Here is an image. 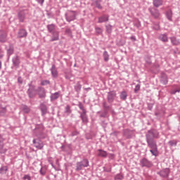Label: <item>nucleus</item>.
I'll return each instance as SVG.
<instances>
[{"instance_id": "nucleus-1", "label": "nucleus", "mask_w": 180, "mask_h": 180, "mask_svg": "<svg viewBox=\"0 0 180 180\" xmlns=\"http://www.w3.org/2000/svg\"><path fill=\"white\" fill-rule=\"evenodd\" d=\"M155 137H157V136H155L154 132H153L152 131H149L148 134L146 135L148 145L151 148L150 151L151 154H153V155L157 157V155H158L157 143L153 140V139H155Z\"/></svg>"}, {"instance_id": "nucleus-2", "label": "nucleus", "mask_w": 180, "mask_h": 180, "mask_svg": "<svg viewBox=\"0 0 180 180\" xmlns=\"http://www.w3.org/2000/svg\"><path fill=\"white\" fill-rule=\"evenodd\" d=\"M86 167H89V161L87 159H84L82 161L76 163V171H81L82 168Z\"/></svg>"}, {"instance_id": "nucleus-3", "label": "nucleus", "mask_w": 180, "mask_h": 180, "mask_svg": "<svg viewBox=\"0 0 180 180\" xmlns=\"http://www.w3.org/2000/svg\"><path fill=\"white\" fill-rule=\"evenodd\" d=\"M75 16H77V13L75 11H68L66 14V19L68 22H71L75 20Z\"/></svg>"}, {"instance_id": "nucleus-4", "label": "nucleus", "mask_w": 180, "mask_h": 180, "mask_svg": "<svg viewBox=\"0 0 180 180\" xmlns=\"http://www.w3.org/2000/svg\"><path fill=\"white\" fill-rule=\"evenodd\" d=\"M32 143L34 147H36V148H38V150H41L44 147V144L43 143V141L39 139H34L32 141Z\"/></svg>"}, {"instance_id": "nucleus-5", "label": "nucleus", "mask_w": 180, "mask_h": 180, "mask_svg": "<svg viewBox=\"0 0 180 180\" xmlns=\"http://www.w3.org/2000/svg\"><path fill=\"white\" fill-rule=\"evenodd\" d=\"M8 150L4 147V138L0 136V153L1 154H5Z\"/></svg>"}, {"instance_id": "nucleus-6", "label": "nucleus", "mask_w": 180, "mask_h": 180, "mask_svg": "<svg viewBox=\"0 0 180 180\" xmlns=\"http://www.w3.org/2000/svg\"><path fill=\"white\" fill-rule=\"evenodd\" d=\"M169 174V169L166 168L160 171V176H162L163 178L168 177V175Z\"/></svg>"}, {"instance_id": "nucleus-7", "label": "nucleus", "mask_w": 180, "mask_h": 180, "mask_svg": "<svg viewBox=\"0 0 180 180\" xmlns=\"http://www.w3.org/2000/svg\"><path fill=\"white\" fill-rule=\"evenodd\" d=\"M81 119L83 123H88V117H86V110H84V112L81 113Z\"/></svg>"}, {"instance_id": "nucleus-8", "label": "nucleus", "mask_w": 180, "mask_h": 180, "mask_svg": "<svg viewBox=\"0 0 180 180\" xmlns=\"http://www.w3.org/2000/svg\"><path fill=\"white\" fill-rule=\"evenodd\" d=\"M37 91L39 98H44L46 96V91L43 88L39 87Z\"/></svg>"}, {"instance_id": "nucleus-9", "label": "nucleus", "mask_w": 180, "mask_h": 180, "mask_svg": "<svg viewBox=\"0 0 180 180\" xmlns=\"http://www.w3.org/2000/svg\"><path fill=\"white\" fill-rule=\"evenodd\" d=\"M115 96H116V93L114 91H110L108 94V102H113V99H115Z\"/></svg>"}, {"instance_id": "nucleus-10", "label": "nucleus", "mask_w": 180, "mask_h": 180, "mask_svg": "<svg viewBox=\"0 0 180 180\" xmlns=\"http://www.w3.org/2000/svg\"><path fill=\"white\" fill-rule=\"evenodd\" d=\"M97 153H98V157H103V158L108 157V153H106V151H105V150H102L99 149L97 150Z\"/></svg>"}, {"instance_id": "nucleus-11", "label": "nucleus", "mask_w": 180, "mask_h": 180, "mask_svg": "<svg viewBox=\"0 0 180 180\" xmlns=\"http://www.w3.org/2000/svg\"><path fill=\"white\" fill-rule=\"evenodd\" d=\"M0 41L3 43L6 41V33L3 31H0Z\"/></svg>"}, {"instance_id": "nucleus-12", "label": "nucleus", "mask_w": 180, "mask_h": 180, "mask_svg": "<svg viewBox=\"0 0 180 180\" xmlns=\"http://www.w3.org/2000/svg\"><path fill=\"white\" fill-rule=\"evenodd\" d=\"M27 36V32H26L25 30H20L18 32V37L22 38V37H26Z\"/></svg>"}, {"instance_id": "nucleus-13", "label": "nucleus", "mask_w": 180, "mask_h": 180, "mask_svg": "<svg viewBox=\"0 0 180 180\" xmlns=\"http://www.w3.org/2000/svg\"><path fill=\"white\" fill-rule=\"evenodd\" d=\"M109 17L108 15H103L98 18V23H103V22H108Z\"/></svg>"}, {"instance_id": "nucleus-14", "label": "nucleus", "mask_w": 180, "mask_h": 180, "mask_svg": "<svg viewBox=\"0 0 180 180\" xmlns=\"http://www.w3.org/2000/svg\"><path fill=\"white\" fill-rule=\"evenodd\" d=\"M59 37H60V35H59L58 32H55L53 33V37H52L51 41H56L57 40H58Z\"/></svg>"}, {"instance_id": "nucleus-15", "label": "nucleus", "mask_w": 180, "mask_h": 180, "mask_svg": "<svg viewBox=\"0 0 180 180\" xmlns=\"http://www.w3.org/2000/svg\"><path fill=\"white\" fill-rule=\"evenodd\" d=\"M153 5L156 8H158L159 6H161V5H162V0H154L153 1Z\"/></svg>"}, {"instance_id": "nucleus-16", "label": "nucleus", "mask_w": 180, "mask_h": 180, "mask_svg": "<svg viewBox=\"0 0 180 180\" xmlns=\"http://www.w3.org/2000/svg\"><path fill=\"white\" fill-rule=\"evenodd\" d=\"M25 17H26V14H25V12H20L18 14V18H19L20 22H23V20H25Z\"/></svg>"}, {"instance_id": "nucleus-17", "label": "nucleus", "mask_w": 180, "mask_h": 180, "mask_svg": "<svg viewBox=\"0 0 180 180\" xmlns=\"http://www.w3.org/2000/svg\"><path fill=\"white\" fill-rule=\"evenodd\" d=\"M150 12L153 16H155V18H158L160 16V13H158V10H155V12L153 10H150Z\"/></svg>"}, {"instance_id": "nucleus-18", "label": "nucleus", "mask_w": 180, "mask_h": 180, "mask_svg": "<svg viewBox=\"0 0 180 180\" xmlns=\"http://www.w3.org/2000/svg\"><path fill=\"white\" fill-rule=\"evenodd\" d=\"M160 40L162 41H168V37L165 34H160L159 37Z\"/></svg>"}, {"instance_id": "nucleus-19", "label": "nucleus", "mask_w": 180, "mask_h": 180, "mask_svg": "<svg viewBox=\"0 0 180 180\" xmlns=\"http://www.w3.org/2000/svg\"><path fill=\"white\" fill-rule=\"evenodd\" d=\"M170 40L172 44H174V46H177V44H179V40H177V39L175 37L170 38Z\"/></svg>"}, {"instance_id": "nucleus-20", "label": "nucleus", "mask_w": 180, "mask_h": 180, "mask_svg": "<svg viewBox=\"0 0 180 180\" xmlns=\"http://www.w3.org/2000/svg\"><path fill=\"white\" fill-rule=\"evenodd\" d=\"M41 110L42 112V115H46V113H47V107H46L44 104H41Z\"/></svg>"}, {"instance_id": "nucleus-21", "label": "nucleus", "mask_w": 180, "mask_h": 180, "mask_svg": "<svg viewBox=\"0 0 180 180\" xmlns=\"http://www.w3.org/2000/svg\"><path fill=\"white\" fill-rule=\"evenodd\" d=\"M13 63L14 64V65H19V64H20V60H19L18 57H15L13 59Z\"/></svg>"}, {"instance_id": "nucleus-22", "label": "nucleus", "mask_w": 180, "mask_h": 180, "mask_svg": "<svg viewBox=\"0 0 180 180\" xmlns=\"http://www.w3.org/2000/svg\"><path fill=\"white\" fill-rule=\"evenodd\" d=\"M120 98L122 101H126L127 98V93L126 91H122L120 94Z\"/></svg>"}, {"instance_id": "nucleus-23", "label": "nucleus", "mask_w": 180, "mask_h": 180, "mask_svg": "<svg viewBox=\"0 0 180 180\" xmlns=\"http://www.w3.org/2000/svg\"><path fill=\"white\" fill-rule=\"evenodd\" d=\"M47 27L50 33H51L56 29V26L54 25H49L47 26Z\"/></svg>"}, {"instance_id": "nucleus-24", "label": "nucleus", "mask_w": 180, "mask_h": 180, "mask_svg": "<svg viewBox=\"0 0 180 180\" xmlns=\"http://www.w3.org/2000/svg\"><path fill=\"white\" fill-rule=\"evenodd\" d=\"M60 97V94L58 93H55L51 95V100L52 101H55V99H58V98Z\"/></svg>"}, {"instance_id": "nucleus-25", "label": "nucleus", "mask_w": 180, "mask_h": 180, "mask_svg": "<svg viewBox=\"0 0 180 180\" xmlns=\"http://www.w3.org/2000/svg\"><path fill=\"white\" fill-rule=\"evenodd\" d=\"M104 61H109V54L108 51H104L103 53Z\"/></svg>"}, {"instance_id": "nucleus-26", "label": "nucleus", "mask_w": 180, "mask_h": 180, "mask_svg": "<svg viewBox=\"0 0 180 180\" xmlns=\"http://www.w3.org/2000/svg\"><path fill=\"white\" fill-rule=\"evenodd\" d=\"M51 74L53 77H57V70H56V67L52 66Z\"/></svg>"}, {"instance_id": "nucleus-27", "label": "nucleus", "mask_w": 180, "mask_h": 180, "mask_svg": "<svg viewBox=\"0 0 180 180\" xmlns=\"http://www.w3.org/2000/svg\"><path fill=\"white\" fill-rule=\"evenodd\" d=\"M22 110L25 113H29V112H30V108H29L27 106L24 105L22 107Z\"/></svg>"}, {"instance_id": "nucleus-28", "label": "nucleus", "mask_w": 180, "mask_h": 180, "mask_svg": "<svg viewBox=\"0 0 180 180\" xmlns=\"http://www.w3.org/2000/svg\"><path fill=\"white\" fill-rule=\"evenodd\" d=\"M167 17L169 19V20H171V19L172 18V11H167Z\"/></svg>"}, {"instance_id": "nucleus-29", "label": "nucleus", "mask_w": 180, "mask_h": 180, "mask_svg": "<svg viewBox=\"0 0 180 180\" xmlns=\"http://www.w3.org/2000/svg\"><path fill=\"white\" fill-rule=\"evenodd\" d=\"M103 32V30L101 27H96V33H98V34H102Z\"/></svg>"}, {"instance_id": "nucleus-30", "label": "nucleus", "mask_w": 180, "mask_h": 180, "mask_svg": "<svg viewBox=\"0 0 180 180\" xmlns=\"http://www.w3.org/2000/svg\"><path fill=\"white\" fill-rule=\"evenodd\" d=\"M106 30L108 32V33H112V27L111 25H106Z\"/></svg>"}, {"instance_id": "nucleus-31", "label": "nucleus", "mask_w": 180, "mask_h": 180, "mask_svg": "<svg viewBox=\"0 0 180 180\" xmlns=\"http://www.w3.org/2000/svg\"><path fill=\"white\" fill-rule=\"evenodd\" d=\"M115 179L116 180H122L123 179V176L122 174H117L115 176Z\"/></svg>"}, {"instance_id": "nucleus-32", "label": "nucleus", "mask_w": 180, "mask_h": 180, "mask_svg": "<svg viewBox=\"0 0 180 180\" xmlns=\"http://www.w3.org/2000/svg\"><path fill=\"white\" fill-rule=\"evenodd\" d=\"M140 91V84H137L135 87L134 92L137 93Z\"/></svg>"}, {"instance_id": "nucleus-33", "label": "nucleus", "mask_w": 180, "mask_h": 180, "mask_svg": "<svg viewBox=\"0 0 180 180\" xmlns=\"http://www.w3.org/2000/svg\"><path fill=\"white\" fill-rule=\"evenodd\" d=\"M169 144L170 146H176V141H170L169 142Z\"/></svg>"}, {"instance_id": "nucleus-34", "label": "nucleus", "mask_w": 180, "mask_h": 180, "mask_svg": "<svg viewBox=\"0 0 180 180\" xmlns=\"http://www.w3.org/2000/svg\"><path fill=\"white\" fill-rule=\"evenodd\" d=\"M3 170H4V172H6V171H8V168L2 167L1 169H0V174H4V172H2Z\"/></svg>"}, {"instance_id": "nucleus-35", "label": "nucleus", "mask_w": 180, "mask_h": 180, "mask_svg": "<svg viewBox=\"0 0 180 180\" xmlns=\"http://www.w3.org/2000/svg\"><path fill=\"white\" fill-rule=\"evenodd\" d=\"M49 84V82L47 80H42L41 81V85H47Z\"/></svg>"}, {"instance_id": "nucleus-36", "label": "nucleus", "mask_w": 180, "mask_h": 180, "mask_svg": "<svg viewBox=\"0 0 180 180\" xmlns=\"http://www.w3.org/2000/svg\"><path fill=\"white\" fill-rule=\"evenodd\" d=\"M22 179H24V180H26V179L31 180V178H30V176H29V175H25L23 176Z\"/></svg>"}, {"instance_id": "nucleus-37", "label": "nucleus", "mask_w": 180, "mask_h": 180, "mask_svg": "<svg viewBox=\"0 0 180 180\" xmlns=\"http://www.w3.org/2000/svg\"><path fill=\"white\" fill-rule=\"evenodd\" d=\"M75 89H76V91H80L81 90V84H77L75 86Z\"/></svg>"}, {"instance_id": "nucleus-38", "label": "nucleus", "mask_w": 180, "mask_h": 180, "mask_svg": "<svg viewBox=\"0 0 180 180\" xmlns=\"http://www.w3.org/2000/svg\"><path fill=\"white\" fill-rule=\"evenodd\" d=\"M79 108L82 110V113H84V110H85V109H84V106L82 105H79Z\"/></svg>"}, {"instance_id": "nucleus-39", "label": "nucleus", "mask_w": 180, "mask_h": 180, "mask_svg": "<svg viewBox=\"0 0 180 180\" xmlns=\"http://www.w3.org/2000/svg\"><path fill=\"white\" fill-rule=\"evenodd\" d=\"M176 92H180V89L174 91H172V94H173V95H175V94H176Z\"/></svg>"}, {"instance_id": "nucleus-40", "label": "nucleus", "mask_w": 180, "mask_h": 180, "mask_svg": "<svg viewBox=\"0 0 180 180\" xmlns=\"http://www.w3.org/2000/svg\"><path fill=\"white\" fill-rule=\"evenodd\" d=\"M29 96H30V98H33V96H34V94L29 92Z\"/></svg>"}, {"instance_id": "nucleus-41", "label": "nucleus", "mask_w": 180, "mask_h": 180, "mask_svg": "<svg viewBox=\"0 0 180 180\" xmlns=\"http://www.w3.org/2000/svg\"><path fill=\"white\" fill-rule=\"evenodd\" d=\"M38 2L41 4V5H43V2H44V0H38Z\"/></svg>"}, {"instance_id": "nucleus-42", "label": "nucleus", "mask_w": 180, "mask_h": 180, "mask_svg": "<svg viewBox=\"0 0 180 180\" xmlns=\"http://www.w3.org/2000/svg\"><path fill=\"white\" fill-rule=\"evenodd\" d=\"M65 33H71V30L67 29V30H65Z\"/></svg>"}, {"instance_id": "nucleus-43", "label": "nucleus", "mask_w": 180, "mask_h": 180, "mask_svg": "<svg viewBox=\"0 0 180 180\" xmlns=\"http://www.w3.org/2000/svg\"><path fill=\"white\" fill-rule=\"evenodd\" d=\"M18 82H20V84H22V78L18 77Z\"/></svg>"}, {"instance_id": "nucleus-44", "label": "nucleus", "mask_w": 180, "mask_h": 180, "mask_svg": "<svg viewBox=\"0 0 180 180\" xmlns=\"http://www.w3.org/2000/svg\"><path fill=\"white\" fill-rule=\"evenodd\" d=\"M41 175H44V174H46L45 172H43V169H41Z\"/></svg>"}, {"instance_id": "nucleus-45", "label": "nucleus", "mask_w": 180, "mask_h": 180, "mask_svg": "<svg viewBox=\"0 0 180 180\" xmlns=\"http://www.w3.org/2000/svg\"><path fill=\"white\" fill-rule=\"evenodd\" d=\"M131 40H136V37H131Z\"/></svg>"}, {"instance_id": "nucleus-46", "label": "nucleus", "mask_w": 180, "mask_h": 180, "mask_svg": "<svg viewBox=\"0 0 180 180\" xmlns=\"http://www.w3.org/2000/svg\"><path fill=\"white\" fill-rule=\"evenodd\" d=\"M168 82V80L167 79V76H165V84H167Z\"/></svg>"}, {"instance_id": "nucleus-47", "label": "nucleus", "mask_w": 180, "mask_h": 180, "mask_svg": "<svg viewBox=\"0 0 180 180\" xmlns=\"http://www.w3.org/2000/svg\"><path fill=\"white\" fill-rule=\"evenodd\" d=\"M146 161H147V160L143 159L142 161H141V162H146Z\"/></svg>"}, {"instance_id": "nucleus-48", "label": "nucleus", "mask_w": 180, "mask_h": 180, "mask_svg": "<svg viewBox=\"0 0 180 180\" xmlns=\"http://www.w3.org/2000/svg\"><path fill=\"white\" fill-rule=\"evenodd\" d=\"M98 9H101V8H102V6H101V5H98Z\"/></svg>"}, {"instance_id": "nucleus-49", "label": "nucleus", "mask_w": 180, "mask_h": 180, "mask_svg": "<svg viewBox=\"0 0 180 180\" xmlns=\"http://www.w3.org/2000/svg\"><path fill=\"white\" fill-rule=\"evenodd\" d=\"M66 109L68 110L70 109V106L68 105V106L66 107Z\"/></svg>"}, {"instance_id": "nucleus-50", "label": "nucleus", "mask_w": 180, "mask_h": 180, "mask_svg": "<svg viewBox=\"0 0 180 180\" xmlns=\"http://www.w3.org/2000/svg\"><path fill=\"white\" fill-rule=\"evenodd\" d=\"M179 119H180V115H179Z\"/></svg>"}]
</instances>
